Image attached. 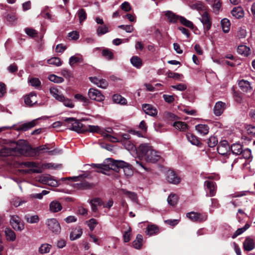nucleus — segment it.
Listing matches in <instances>:
<instances>
[{
	"mask_svg": "<svg viewBox=\"0 0 255 255\" xmlns=\"http://www.w3.org/2000/svg\"><path fill=\"white\" fill-rule=\"evenodd\" d=\"M127 163L122 160H114L112 158H107L103 164H92V166L98 169V172L106 174V171L111 169L117 172L123 170L124 172L126 170L129 172L128 175L132 174V171L127 167Z\"/></svg>",
	"mask_w": 255,
	"mask_h": 255,
	"instance_id": "nucleus-1",
	"label": "nucleus"
},
{
	"mask_svg": "<svg viewBox=\"0 0 255 255\" xmlns=\"http://www.w3.org/2000/svg\"><path fill=\"white\" fill-rule=\"evenodd\" d=\"M25 141H10L9 146H4L0 149V157L18 155L24 151Z\"/></svg>",
	"mask_w": 255,
	"mask_h": 255,
	"instance_id": "nucleus-2",
	"label": "nucleus"
},
{
	"mask_svg": "<svg viewBox=\"0 0 255 255\" xmlns=\"http://www.w3.org/2000/svg\"><path fill=\"white\" fill-rule=\"evenodd\" d=\"M139 156L143 157L147 162L155 163L160 159L158 152L154 150L148 143L141 144L138 148Z\"/></svg>",
	"mask_w": 255,
	"mask_h": 255,
	"instance_id": "nucleus-3",
	"label": "nucleus"
},
{
	"mask_svg": "<svg viewBox=\"0 0 255 255\" xmlns=\"http://www.w3.org/2000/svg\"><path fill=\"white\" fill-rule=\"evenodd\" d=\"M64 121L67 123V126L72 130L78 133H84L86 132V126L73 118H68Z\"/></svg>",
	"mask_w": 255,
	"mask_h": 255,
	"instance_id": "nucleus-4",
	"label": "nucleus"
},
{
	"mask_svg": "<svg viewBox=\"0 0 255 255\" xmlns=\"http://www.w3.org/2000/svg\"><path fill=\"white\" fill-rule=\"evenodd\" d=\"M45 225L52 233L59 235L61 232V226L58 221L55 218L48 219L45 221Z\"/></svg>",
	"mask_w": 255,
	"mask_h": 255,
	"instance_id": "nucleus-5",
	"label": "nucleus"
},
{
	"mask_svg": "<svg viewBox=\"0 0 255 255\" xmlns=\"http://www.w3.org/2000/svg\"><path fill=\"white\" fill-rule=\"evenodd\" d=\"M166 179L169 183L177 185L181 182L180 177L173 170H168L166 173Z\"/></svg>",
	"mask_w": 255,
	"mask_h": 255,
	"instance_id": "nucleus-6",
	"label": "nucleus"
},
{
	"mask_svg": "<svg viewBox=\"0 0 255 255\" xmlns=\"http://www.w3.org/2000/svg\"><path fill=\"white\" fill-rule=\"evenodd\" d=\"M10 223L14 230L21 231L24 228V223L17 215H12L10 217Z\"/></svg>",
	"mask_w": 255,
	"mask_h": 255,
	"instance_id": "nucleus-7",
	"label": "nucleus"
},
{
	"mask_svg": "<svg viewBox=\"0 0 255 255\" xmlns=\"http://www.w3.org/2000/svg\"><path fill=\"white\" fill-rule=\"evenodd\" d=\"M186 217L194 222H202L206 221L207 219L206 215L194 212L187 213Z\"/></svg>",
	"mask_w": 255,
	"mask_h": 255,
	"instance_id": "nucleus-8",
	"label": "nucleus"
},
{
	"mask_svg": "<svg viewBox=\"0 0 255 255\" xmlns=\"http://www.w3.org/2000/svg\"><path fill=\"white\" fill-rule=\"evenodd\" d=\"M89 98L92 100L98 102H102L105 99L104 96L98 90L94 88H90L88 93Z\"/></svg>",
	"mask_w": 255,
	"mask_h": 255,
	"instance_id": "nucleus-9",
	"label": "nucleus"
},
{
	"mask_svg": "<svg viewBox=\"0 0 255 255\" xmlns=\"http://www.w3.org/2000/svg\"><path fill=\"white\" fill-rule=\"evenodd\" d=\"M86 132L89 131L90 132L93 133H101L104 137L107 138L108 139L109 138H116L114 136H112L106 132L102 130L98 126H88V127L86 126Z\"/></svg>",
	"mask_w": 255,
	"mask_h": 255,
	"instance_id": "nucleus-10",
	"label": "nucleus"
},
{
	"mask_svg": "<svg viewBox=\"0 0 255 255\" xmlns=\"http://www.w3.org/2000/svg\"><path fill=\"white\" fill-rule=\"evenodd\" d=\"M200 20L203 24L205 32L207 31L210 29L212 25V22L211 21L209 14L207 12H205L203 13L201 17L200 18Z\"/></svg>",
	"mask_w": 255,
	"mask_h": 255,
	"instance_id": "nucleus-11",
	"label": "nucleus"
},
{
	"mask_svg": "<svg viewBox=\"0 0 255 255\" xmlns=\"http://www.w3.org/2000/svg\"><path fill=\"white\" fill-rule=\"evenodd\" d=\"M230 150V146L226 140L222 141L218 146V152L221 155H226Z\"/></svg>",
	"mask_w": 255,
	"mask_h": 255,
	"instance_id": "nucleus-12",
	"label": "nucleus"
},
{
	"mask_svg": "<svg viewBox=\"0 0 255 255\" xmlns=\"http://www.w3.org/2000/svg\"><path fill=\"white\" fill-rule=\"evenodd\" d=\"M89 80L99 88L106 89L108 86V82L105 79H99L97 77H90Z\"/></svg>",
	"mask_w": 255,
	"mask_h": 255,
	"instance_id": "nucleus-13",
	"label": "nucleus"
},
{
	"mask_svg": "<svg viewBox=\"0 0 255 255\" xmlns=\"http://www.w3.org/2000/svg\"><path fill=\"white\" fill-rule=\"evenodd\" d=\"M142 109L145 114L154 117L157 114V110L150 104H143Z\"/></svg>",
	"mask_w": 255,
	"mask_h": 255,
	"instance_id": "nucleus-14",
	"label": "nucleus"
},
{
	"mask_svg": "<svg viewBox=\"0 0 255 255\" xmlns=\"http://www.w3.org/2000/svg\"><path fill=\"white\" fill-rule=\"evenodd\" d=\"M36 121L37 120H34L31 122L24 123L16 128L15 129L17 131H26L34 127L36 125Z\"/></svg>",
	"mask_w": 255,
	"mask_h": 255,
	"instance_id": "nucleus-15",
	"label": "nucleus"
},
{
	"mask_svg": "<svg viewBox=\"0 0 255 255\" xmlns=\"http://www.w3.org/2000/svg\"><path fill=\"white\" fill-rule=\"evenodd\" d=\"M226 108V104L219 101L216 103L214 108V113L217 116H220Z\"/></svg>",
	"mask_w": 255,
	"mask_h": 255,
	"instance_id": "nucleus-16",
	"label": "nucleus"
},
{
	"mask_svg": "<svg viewBox=\"0 0 255 255\" xmlns=\"http://www.w3.org/2000/svg\"><path fill=\"white\" fill-rule=\"evenodd\" d=\"M238 86L243 92L248 93L252 91L250 83L247 80H242L239 81Z\"/></svg>",
	"mask_w": 255,
	"mask_h": 255,
	"instance_id": "nucleus-17",
	"label": "nucleus"
},
{
	"mask_svg": "<svg viewBox=\"0 0 255 255\" xmlns=\"http://www.w3.org/2000/svg\"><path fill=\"white\" fill-rule=\"evenodd\" d=\"M24 101L27 106H32L37 103L36 95L35 93H31L25 96Z\"/></svg>",
	"mask_w": 255,
	"mask_h": 255,
	"instance_id": "nucleus-18",
	"label": "nucleus"
},
{
	"mask_svg": "<svg viewBox=\"0 0 255 255\" xmlns=\"http://www.w3.org/2000/svg\"><path fill=\"white\" fill-rule=\"evenodd\" d=\"M186 137L188 140L192 144L201 147L202 145V143L199 141L197 136L191 133H187Z\"/></svg>",
	"mask_w": 255,
	"mask_h": 255,
	"instance_id": "nucleus-19",
	"label": "nucleus"
},
{
	"mask_svg": "<svg viewBox=\"0 0 255 255\" xmlns=\"http://www.w3.org/2000/svg\"><path fill=\"white\" fill-rule=\"evenodd\" d=\"M244 248L246 251H251L255 248V242L253 239L250 237L246 238L244 242Z\"/></svg>",
	"mask_w": 255,
	"mask_h": 255,
	"instance_id": "nucleus-20",
	"label": "nucleus"
},
{
	"mask_svg": "<svg viewBox=\"0 0 255 255\" xmlns=\"http://www.w3.org/2000/svg\"><path fill=\"white\" fill-rule=\"evenodd\" d=\"M49 209L51 212L56 213L61 210L62 206L59 201L54 200L50 203Z\"/></svg>",
	"mask_w": 255,
	"mask_h": 255,
	"instance_id": "nucleus-21",
	"label": "nucleus"
},
{
	"mask_svg": "<svg viewBox=\"0 0 255 255\" xmlns=\"http://www.w3.org/2000/svg\"><path fill=\"white\" fill-rule=\"evenodd\" d=\"M231 13L234 17L238 19L242 18L244 15V10L241 6L234 7Z\"/></svg>",
	"mask_w": 255,
	"mask_h": 255,
	"instance_id": "nucleus-22",
	"label": "nucleus"
},
{
	"mask_svg": "<svg viewBox=\"0 0 255 255\" xmlns=\"http://www.w3.org/2000/svg\"><path fill=\"white\" fill-rule=\"evenodd\" d=\"M195 129L200 134L205 135L208 133L209 128L207 125L199 124L195 126Z\"/></svg>",
	"mask_w": 255,
	"mask_h": 255,
	"instance_id": "nucleus-23",
	"label": "nucleus"
},
{
	"mask_svg": "<svg viewBox=\"0 0 255 255\" xmlns=\"http://www.w3.org/2000/svg\"><path fill=\"white\" fill-rule=\"evenodd\" d=\"M165 15L167 17L169 22L170 23H175L179 19L180 20V17L171 11H166Z\"/></svg>",
	"mask_w": 255,
	"mask_h": 255,
	"instance_id": "nucleus-24",
	"label": "nucleus"
},
{
	"mask_svg": "<svg viewBox=\"0 0 255 255\" xmlns=\"http://www.w3.org/2000/svg\"><path fill=\"white\" fill-rule=\"evenodd\" d=\"M116 138H109L108 139L112 142H121L122 143H125L124 142L129 140L130 139V135L128 133L122 134L121 136H119V138L115 137Z\"/></svg>",
	"mask_w": 255,
	"mask_h": 255,
	"instance_id": "nucleus-25",
	"label": "nucleus"
},
{
	"mask_svg": "<svg viewBox=\"0 0 255 255\" xmlns=\"http://www.w3.org/2000/svg\"><path fill=\"white\" fill-rule=\"evenodd\" d=\"M147 235L152 236L159 232V228L155 225H148L145 231Z\"/></svg>",
	"mask_w": 255,
	"mask_h": 255,
	"instance_id": "nucleus-26",
	"label": "nucleus"
},
{
	"mask_svg": "<svg viewBox=\"0 0 255 255\" xmlns=\"http://www.w3.org/2000/svg\"><path fill=\"white\" fill-rule=\"evenodd\" d=\"M92 211L96 212L98 210V206H102L103 201L99 198H96L91 200L90 201Z\"/></svg>",
	"mask_w": 255,
	"mask_h": 255,
	"instance_id": "nucleus-27",
	"label": "nucleus"
},
{
	"mask_svg": "<svg viewBox=\"0 0 255 255\" xmlns=\"http://www.w3.org/2000/svg\"><path fill=\"white\" fill-rule=\"evenodd\" d=\"M232 152L233 154L236 155H240L243 152L242 145L240 143H234L230 147Z\"/></svg>",
	"mask_w": 255,
	"mask_h": 255,
	"instance_id": "nucleus-28",
	"label": "nucleus"
},
{
	"mask_svg": "<svg viewBox=\"0 0 255 255\" xmlns=\"http://www.w3.org/2000/svg\"><path fill=\"white\" fill-rule=\"evenodd\" d=\"M82 234V229L78 227L70 233V239L71 241H74L80 238Z\"/></svg>",
	"mask_w": 255,
	"mask_h": 255,
	"instance_id": "nucleus-29",
	"label": "nucleus"
},
{
	"mask_svg": "<svg viewBox=\"0 0 255 255\" xmlns=\"http://www.w3.org/2000/svg\"><path fill=\"white\" fill-rule=\"evenodd\" d=\"M142 240L143 238L142 235L140 234H138L136 236L135 240H134L132 243L133 247L136 249H140L142 246Z\"/></svg>",
	"mask_w": 255,
	"mask_h": 255,
	"instance_id": "nucleus-30",
	"label": "nucleus"
},
{
	"mask_svg": "<svg viewBox=\"0 0 255 255\" xmlns=\"http://www.w3.org/2000/svg\"><path fill=\"white\" fill-rule=\"evenodd\" d=\"M237 52L241 55L247 56L250 53V48L246 45H241L238 47Z\"/></svg>",
	"mask_w": 255,
	"mask_h": 255,
	"instance_id": "nucleus-31",
	"label": "nucleus"
},
{
	"mask_svg": "<svg viewBox=\"0 0 255 255\" xmlns=\"http://www.w3.org/2000/svg\"><path fill=\"white\" fill-rule=\"evenodd\" d=\"M102 55L108 60H113L114 58L112 50L108 48H105L102 50Z\"/></svg>",
	"mask_w": 255,
	"mask_h": 255,
	"instance_id": "nucleus-32",
	"label": "nucleus"
},
{
	"mask_svg": "<svg viewBox=\"0 0 255 255\" xmlns=\"http://www.w3.org/2000/svg\"><path fill=\"white\" fill-rule=\"evenodd\" d=\"M205 185L209 191V196H213L215 194V183L212 181H206Z\"/></svg>",
	"mask_w": 255,
	"mask_h": 255,
	"instance_id": "nucleus-33",
	"label": "nucleus"
},
{
	"mask_svg": "<svg viewBox=\"0 0 255 255\" xmlns=\"http://www.w3.org/2000/svg\"><path fill=\"white\" fill-rule=\"evenodd\" d=\"M112 99L113 102L115 103L120 104L123 105L127 104L126 99L123 97L121 95L115 94L113 95Z\"/></svg>",
	"mask_w": 255,
	"mask_h": 255,
	"instance_id": "nucleus-34",
	"label": "nucleus"
},
{
	"mask_svg": "<svg viewBox=\"0 0 255 255\" xmlns=\"http://www.w3.org/2000/svg\"><path fill=\"white\" fill-rule=\"evenodd\" d=\"M49 149L50 148L47 147L46 145L39 146L36 148L37 151H44L48 152V154L50 155H54L58 153L57 149H53L52 150H50Z\"/></svg>",
	"mask_w": 255,
	"mask_h": 255,
	"instance_id": "nucleus-35",
	"label": "nucleus"
},
{
	"mask_svg": "<svg viewBox=\"0 0 255 255\" xmlns=\"http://www.w3.org/2000/svg\"><path fill=\"white\" fill-rule=\"evenodd\" d=\"M130 62L136 68H140L142 65L141 59L136 56H133L130 59Z\"/></svg>",
	"mask_w": 255,
	"mask_h": 255,
	"instance_id": "nucleus-36",
	"label": "nucleus"
},
{
	"mask_svg": "<svg viewBox=\"0 0 255 255\" xmlns=\"http://www.w3.org/2000/svg\"><path fill=\"white\" fill-rule=\"evenodd\" d=\"M4 232L7 240L13 242L15 240V234L11 229L6 228Z\"/></svg>",
	"mask_w": 255,
	"mask_h": 255,
	"instance_id": "nucleus-37",
	"label": "nucleus"
},
{
	"mask_svg": "<svg viewBox=\"0 0 255 255\" xmlns=\"http://www.w3.org/2000/svg\"><path fill=\"white\" fill-rule=\"evenodd\" d=\"M223 31L225 33H228L230 29V22L227 18H224L221 21Z\"/></svg>",
	"mask_w": 255,
	"mask_h": 255,
	"instance_id": "nucleus-38",
	"label": "nucleus"
},
{
	"mask_svg": "<svg viewBox=\"0 0 255 255\" xmlns=\"http://www.w3.org/2000/svg\"><path fill=\"white\" fill-rule=\"evenodd\" d=\"M24 219L27 223L30 224L37 223L39 221V218L37 215H26L24 216Z\"/></svg>",
	"mask_w": 255,
	"mask_h": 255,
	"instance_id": "nucleus-39",
	"label": "nucleus"
},
{
	"mask_svg": "<svg viewBox=\"0 0 255 255\" xmlns=\"http://www.w3.org/2000/svg\"><path fill=\"white\" fill-rule=\"evenodd\" d=\"M173 126L180 130L186 131L188 129L187 125L182 122H176L174 123Z\"/></svg>",
	"mask_w": 255,
	"mask_h": 255,
	"instance_id": "nucleus-40",
	"label": "nucleus"
},
{
	"mask_svg": "<svg viewBox=\"0 0 255 255\" xmlns=\"http://www.w3.org/2000/svg\"><path fill=\"white\" fill-rule=\"evenodd\" d=\"M74 98L78 101L82 102L85 106L88 105L90 103L89 100L81 94H77L75 95Z\"/></svg>",
	"mask_w": 255,
	"mask_h": 255,
	"instance_id": "nucleus-41",
	"label": "nucleus"
},
{
	"mask_svg": "<svg viewBox=\"0 0 255 255\" xmlns=\"http://www.w3.org/2000/svg\"><path fill=\"white\" fill-rule=\"evenodd\" d=\"M193 9L197 10L199 11H204L206 9L205 5L202 2H198L193 3L190 6Z\"/></svg>",
	"mask_w": 255,
	"mask_h": 255,
	"instance_id": "nucleus-42",
	"label": "nucleus"
},
{
	"mask_svg": "<svg viewBox=\"0 0 255 255\" xmlns=\"http://www.w3.org/2000/svg\"><path fill=\"white\" fill-rule=\"evenodd\" d=\"M58 101L62 102L65 106L70 108H72L74 106V105L73 104L71 100L65 97L63 95L62 96L61 100H59Z\"/></svg>",
	"mask_w": 255,
	"mask_h": 255,
	"instance_id": "nucleus-43",
	"label": "nucleus"
},
{
	"mask_svg": "<svg viewBox=\"0 0 255 255\" xmlns=\"http://www.w3.org/2000/svg\"><path fill=\"white\" fill-rule=\"evenodd\" d=\"M250 227L249 224H246L243 228L238 229L233 235L232 238L235 239L248 229Z\"/></svg>",
	"mask_w": 255,
	"mask_h": 255,
	"instance_id": "nucleus-44",
	"label": "nucleus"
},
{
	"mask_svg": "<svg viewBox=\"0 0 255 255\" xmlns=\"http://www.w3.org/2000/svg\"><path fill=\"white\" fill-rule=\"evenodd\" d=\"M50 94L52 95V96L57 101L59 100H61L62 94H60L58 89L55 88H50Z\"/></svg>",
	"mask_w": 255,
	"mask_h": 255,
	"instance_id": "nucleus-45",
	"label": "nucleus"
},
{
	"mask_svg": "<svg viewBox=\"0 0 255 255\" xmlns=\"http://www.w3.org/2000/svg\"><path fill=\"white\" fill-rule=\"evenodd\" d=\"M77 15L80 23H82L87 18V13L85 10L83 8H81L78 10Z\"/></svg>",
	"mask_w": 255,
	"mask_h": 255,
	"instance_id": "nucleus-46",
	"label": "nucleus"
},
{
	"mask_svg": "<svg viewBox=\"0 0 255 255\" xmlns=\"http://www.w3.org/2000/svg\"><path fill=\"white\" fill-rule=\"evenodd\" d=\"M49 64L54 65L56 66H60L62 64L60 59L57 57H53L47 60Z\"/></svg>",
	"mask_w": 255,
	"mask_h": 255,
	"instance_id": "nucleus-47",
	"label": "nucleus"
},
{
	"mask_svg": "<svg viewBox=\"0 0 255 255\" xmlns=\"http://www.w3.org/2000/svg\"><path fill=\"white\" fill-rule=\"evenodd\" d=\"M122 191L123 194L126 195L132 201H135L137 200V195L134 192L128 191L125 189H122Z\"/></svg>",
	"mask_w": 255,
	"mask_h": 255,
	"instance_id": "nucleus-48",
	"label": "nucleus"
},
{
	"mask_svg": "<svg viewBox=\"0 0 255 255\" xmlns=\"http://www.w3.org/2000/svg\"><path fill=\"white\" fill-rule=\"evenodd\" d=\"M52 246L48 244H44L41 245L39 248V252L41 254H46L49 252Z\"/></svg>",
	"mask_w": 255,
	"mask_h": 255,
	"instance_id": "nucleus-49",
	"label": "nucleus"
},
{
	"mask_svg": "<svg viewBox=\"0 0 255 255\" xmlns=\"http://www.w3.org/2000/svg\"><path fill=\"white\" fill-rule=\"evenodd\" d=\"M177 201V195L175 194H170L167 198V202L168 204L171 206H174L175 204H176Z\"/></svg>",
	"mask_w": 255,
	"mask_h": 255,
	"instance_id": "nucleus-50",
	"label": "nucleus"
},
{
	"mask_svg": "<svg viewBox=\"0 0 255 255\" xmlns=\"http://www.w3.org/2000/svg\"><path fill=\"white\" fill-rule=\"evenodd\" d=\"M83 61L81 57H77L76 56H72L69 59V63L71 66H73L76 63H81Z\"/></svg>",
	"mask_w": 255,
	"mask_h": 255,
	"instance_id": "nucleus-51",
	"label": "nucleus"
},
{
	"mask_svg": "<svg viewBox=\"0 0 255 255\" xmlns=\"http://www.w3.org/2000/svg\"><path fill=\"white\" fill-rule=\"evenodd\" d=\"M50 81L56 83H61L64 81V79L62 77H58L55 75H50L48 78Z\"/></svg>",
	"mask_w": 255,
	"mask_h": 255,
	"instance_id": "nucleus-52",
	"label": "nucleus"
},
{
	"mask_svg": "<svg viewBox=\"0 0 255 255\" xmlns=\"http://www.w3.org/2000/svg\"><path fill=\"white\" fill-rule=\"evenodd\" d=\"M180 21L185 26L191 29L193 28L194 25L193 23L191 21L186 19L184 17L180 16Z\"/></svg>",
	"mask_w": 255,
	"mask_h": 255,
	"instance_id": "nucleus-53",
	"label": "nucleus"
},
{
	"mask_svg": "<svg viewBox=\"0 0 255 255\" xmlns=\"http://www.w3.org/2000/svg\"><path fill=\"white\" fill-rule=\"evenodd\" d=\"M29 83L32 86L34 87L37 89L40 87L41 82L38 78H33L29 80Z\"/></svg>",
	"mask_w": 255,
	"mask_h": 255,
	"instance_id": "nucleus-54",
	"label": "nucleus"
},
{
	"mask_svg": "<svg viewBox=\"0 0 255 255\" xmlns=\"http://www.w3.org/2000/svg\"><path fill=\"white\" fill-rule=\"evenodd\" d=\"M49 192L47 190H43L40 193L31 194L30 197L32 198L41 199L44 195H47Z\"/></svg>",
	"mask_w": 255,
	"mask_h": 255,
	"instance_id": "nucleus-55",
	"label": "nucleus"
},
{
	"mask_svg": "<svg viewBox=\"0 0 255 255\" xmlns=\"http://www.w3.org/2000/svg\"><path fill=\"white\" fill-rule=\"evenodd\" d=\"M208 145L210 147H213L218 144L217 138L215 136H211L207 141Z\"/></svg>",
	"mask_w": 255,
	"mask_h": 255,
	"instance_id": "nucleus-56",
	"label": "nucleus"
},
{
	"mask_svg": "<svg viewBox=\"0 0 255 255\" xmlns=\"http://www.w3.org/2000/svg\"><path fill=\"white\" fill-rule=\"evenodd\" d=\"M243 157L246 159H252V152L251 150L249 148H246L245 149H243V152H242Z\"/></svg>",
	"mask_w": 255,
	"mask_h": 255,
	"instance_id": "nucleus-57",
	"label": "nucleus"
},
{
	"mask_svg": "<svg viewBox=\"0 0 255 255\" xmlns=\"http://www.w3.org/2000/svg\"><path fill=\"white\" fill-rule=\"evenodd\" d=\"M221 6V3L219 0H215L214 3L212 5L213 8L214 12L215 13H218L220 9Z\"/></svg>",
	"mask_w": 255,
	"mask_h": 255,
	"instance_id": "nucleus-58",
	"label": "nucleus"
},
{
	"mask_svg": "<svg viewBox=\"0 0 255 255\" xmlns=\"http://www.w3.org/2000/svg\"><path fill=\"white\" fill-rule=\"evenodd\" d=\"M87 223L91 231H93L98 224L97 220L93 218L91 219L89 221H87Z\"/></svg>",
	"mask_w": 255,
	"mask_h": 255,
	"instance_id": "nucleus-59",
	"label": "nucleus"
},
{
	"mask_svg": "<svg viewBox=\"0 0 255 255\" xmlns=\"http://www.w3.org/2000/svg\"><path fill=\"white\" fill-rule=\"evenodd\" d=\"M50 176L49 175H41L39 177L38 181L43 184L47 185Z\"/></svg>",
	"mask_w": 255,
	"mask_h": 255,
	"instance_id": "nucleus-60",
	"label": "nucleus"
},
{
	"mask_svg": "<svg viewBox=\"0 0 255 255\" xmlns=\"http://www.w3.org/2000/svg\"><path fill=\"white\" fill-rule=\"evenodd\" d=\"M25 32L28 35L31 37H35L37 35L36 31L32 28H26L25 29Z\"/></svg>",
	"mask_w": 255,
	"mask_h": 255,
	"instance_id": "nucleus-61",
	"label": "nucleus"
},
{
	"mask_svg": "<svg viewBox=\"0 0 255 255\" xmlns=\"http://www.w3.org/2000/svg\"><path fill=\"white\" fill-rule=\"evenodd\" d=\"M21 165H24L27 167H34L36 168H39L38 167V164L34 162H23L21 163Z\"/></svg>",
	"mask_w": 255,
	"mask_h": 255,
	"instance_id": "nucleus-62",
	"label": "nucleus"
},
{
	"mask_svg": "<svg viewBox=\"0 0 255 255\" xmlns=\"http://www.w3.org/2000/svg\"><path fill=\"white\" fill-rule=\"evenodd\" d=\"M108 27L105 25H104L103 26L98 27V28H97V34L99 35L104 34L106 33L107 32H108Z\"/></svg>",
	"mask_w": 255,
	"mask_h": 255,
	"instance_id": "nucleus-63",
	"label": "nucleus"
},
{
	"mask_svg": "<svg viewBox=\"0 0 255 255\" xmlns=\"http://www.w3.org/2000/svg\"><path fill=\"white\" fill-rule=\"evenodd\" d=\"M247 133L249 134L254 135H255V126L249 125L246 127Z\"/></svg>",
	"mask_w": 255,
	"mask_h": 255,
	"instance_id": "nucleus-64",
	"label": "nucleus"
}]
</instances>
